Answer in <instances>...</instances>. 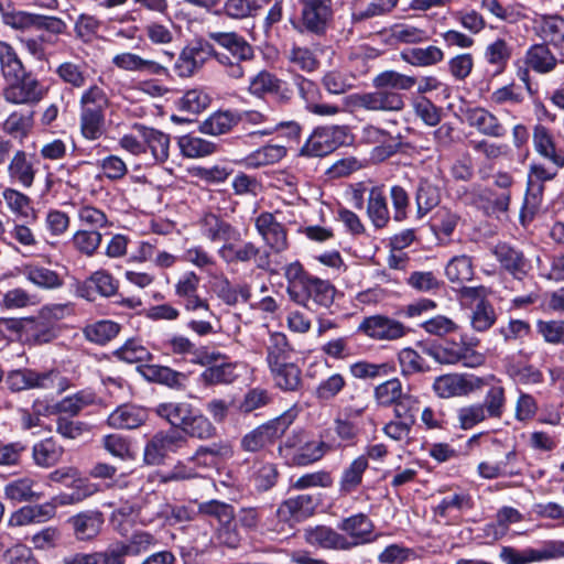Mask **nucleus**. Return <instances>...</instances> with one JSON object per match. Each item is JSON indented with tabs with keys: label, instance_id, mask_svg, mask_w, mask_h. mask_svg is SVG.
<instances>
[{
	"label": "nucleus",
	"instance_id": "f257e3e1",
	"mask_svg": "<svg viewBox=\"0 0 564 564\" xmlns=\"http://www.w3.org/2000/svg\"><path fill=\"white\" fill-rule=\"evenodd\" d=\"M417 83L416 77L387 69L372 78L375 90L355 94L352 105L373 112H400L405 107L401 91L412 89Z\"/></svg>",
	"mask_w": 564,
	"mask_h": 564
},
{
	"label": "nucleus",
	"instance_id": "f03ea898",
	"mask_svg": "<svg viewBox=\"0 0 564 564\" xmlns=\"http://www.w3.org/2000/svg\"><path fill=\"white\" fill-rule=\"evenodd\" d=\"M207 37L223 50L214 46L213 58L224 68V73L232 79L243 78V63L254 58L251 44L237 32L208 31Z\"/></svg>",
	"mask_w": 564,
	"mask_h": 564
},
{
	"label": "nucleus",
	"instance_id": "7ed1b4c3",
	"mask_svg": "<svg viewBox=\"0 0 564 564\" xmlns=\"http://www.w3.org/2000/svg\"><path fill=\"white\" fill-rule=\"evenodd\" d=\"M110 99L98 85L85 89L79 98V126L83 137L87 140H97L104 133L106 110Z\"/></svg>",
	"mask_w": 564,
	"mask_h": 564
},
{
	"label": "nucleus",
	"instance_id": "20e7f679",
	"mask_svg": "<svg viewBox=\"0 0 564 564\" xmlns=\"http://www.w3.org/2000/svg\"><path fill=\"white\" fill-rule=\"evenodd\" d=\"M422 354L433 358L441 365L462 364L475 368L481 366L485 357L464 343L444 341L441 344H420Z\"/></svg>",
	"mask_w": 564,
	"mask_h": 564
},
{
	"label": "nucleus",
	"instance_id": "39448f33",
	"mask_svg": "<svg viewBox=\"0 0 564 564\" xmlns=\"http://www.w3.org/2000/svg\"><path fill=\"white\" fill-rule=\"evenodd\" d=\"M218 256L227 264L248 263L253 261L256 268L259 270L271 273L276 272L274 269H272L270 251L262 250L251 241H245L240 245H235L230 241L224 243L218 249Z\"/></svg>",
	"mask_w": 564,
	"mask_h": 564
},
{
	"label": "nucleus",
	"instance_id": "423d86ee",
	"mask_svg": "<svg viewBox=\"0 0 564 564\" xmlns=\"http://www.w3.org/2000/svg\"><path fill=\"white\" fill-rule=\"evenodd\" d=\"M46 93L44 85L32 73H28L7 82L2 96L4 101L14 106H34L45 97Z\"/></svg>",
	"mask_w": 564,
	"mask_h": 564
},
{
	"label": "nucleus",
	"instance_id": "0eeeda50",
	"mask_svg": "<svg viewBox=\"0 0 564 564\" xmlns=\"http://www.w3.org/2000/svg\"><path fill=\"white\" fill-rule=\"evenodd\" d=\"M373 394L378 404L382 406L394 405V413L399 419L417 410L419 400L403 391L402 383L398 378L389 379L377 386Z\"/></svg>",
	"mask_w": 564,
	"mask_h": 564
},
{
	"label": "nucleus",
	"instance_id": "6e6552de",
	"mask_svg": "<svg viewBox=\"0 0 564 564\" xmlns=\"http://www.w3.org/2000/svg\"><path fill=\"white\" fill-rule=\"evenodd\" d=\"M301 6V18L299 26L301 32H308L315 35L326 33L334 11L332 0H297Z\"/></svg>",
	"mask_w": 564,
	"mask_h": 564
},
{
	"label": "nucleus",
	"instance_id": "1a4fd4ad",
	"mask_svg": "<svg viewBox=\"0 0 564 564\" xmlns=\"http://www.w3.org/2000/svg\"><path fill=\"white\" fill-rule=\"evenodd\" d=\"M346 140V127H319L312 132L300 153L304 156H325L344 144Z\"/></svg>",
	"mask_w": 564,
	"mask_h": 564
},
{
	"label": "nucleus",
	"instance_id": "9d476101",
	"mask_svg": "<svg viewBox=\"0 0 564 564\" xmlns=\"http://www.w3.org/2000/svg\"><path fill=\"white\" fill-rule=\"evenodd\" d=\"M187 444V438L175 430L160 431L147 443L143 453L145 464L161 465L170 453H177Z\"/></svg>",
	"mask_w": 564,
	"mask_h": 564
},
{
	"label": "nucleus",
	"instance_id": "9b49d317",
	"mask_svg": "<svg viewBox=\"0 0 564 564\" xmlns=\"http://www.w3.org/2000/svg\"><path fill=\"white\" fill-rule=\"evenodd\" d=\"M336 289L327 280L312 276L292 301L311 311L329 308L335 300Z\"/></svg>",
	"mask_w": 564,
	"mask_h": 564
},
{
	"label": "nucleus",
	"instance_id": "f8f14e48",
	"mask_svg": "<svg viewBox=\"0 0 564 564\" xmlns=\"http://www.w3.org/2000/svg\"><path fill=\"white\" fill-rule=\"evenodd\" d=\"M290 424L288 416H280L261 424L241 438V448L251 453L259 452L282 437Z\"/></svg>",
	"mask_w": 564,
	"mask_h": 564
},
{
	"label": "nucleus",
	"instance_id": "ddd939ff",
	"mask_svg": "<svg viewBox=\"0 0 564 564\" xmlns=\"http://www.w3.org/2000/svg\"><path fill=\"white\" fill-rule=\"evenodd\" d=\"M213 53L214 44L207 41L198 40L186 45L174 64L175 74L182 78L192 77L213 57Z\"/></svg>",
	"mask_w": 564,
	"mask_h": 564
},
{
	"label": "nucleus",
	"instance_id": "4468645a",
	"mask_svg": "<svg viewBox=\"0 0 564 564\" xmlns=\"http://www.w3.org/2000/svg\"><path fill=\"white\" fill-rule=\"evenodd\" d=\"M358 332L373 340L392 341L404 337L406 327L400 321L378 314L365 317Z\"/></svg>",
	"mask_w": 564,
	"mask_h": 564
},
{
	"label": "nucleus",
	"instance_id": "2eb2a0df",
	"mask_svg": "<svg viewBox=\"0 0 564 564\" xmlns=\"http://www.w3.org/2000/svg\"><path fill=\"white\" fill-rule=\"evenodd\" d=\"M254 227L259 236L267 246V250L279 254L289 248L288 230L283 224L276 220L275 216L269 212L261 213L254 219Z\"/></svg>",
	"mask_w": 564,
	"mask_h": 564
},
{
	"label": "nucleus",
	"instance_id": "dca6fc26",
	"mask_svg": "<svg viewBox=\"0 0 564 564\" xmlns=\"http://www.w3.org/2000/svg\"><path fill=\"white\" fill-rule=\"evenodd\" d=\"M484 384L482 379L459 373H447L437 377L433 382V390L437 397L449 399L467 395Z\"/></svg>",
	"mask_w": 564,
	"mask_h": 564
},
{
	"label": "nucleus",
	"instance_id": "f3484780",
	"mask_svg": "<svg viewBox=\"0 0 564 564\" xmlns=\"http://www.w3.org/2000/svg\"><path fill=\"white\" fill-rule=\"evenodd\" d=\"M207 355H216L215 360L203 365L205 370L200 373L199 379L204 386H219L232 383L238 375L236 372L237 364L219 351H208Z\"/></svg>",
	"mask_w": 564,
	"mask_h": 564
},
{
	"label": "nucleus",
	"instance_id": "a211bd4d",
	"mask_svg": "<svg viewBox=\"0 0 564 564\" xmlns=\"http://www.w3.org/2000/svg\"><path fill=\"white\" fill-rule=\"evenodd\" d=\"M337 528L346 534L349 550L375 540V524L365 513H356L341 519Z\"/></svg>",
	"mask_w": 564,
	"mask_h": 564
},
{
	"label": "nucleus",
	"instance_id": "6ab92c4d",
	"mask_svg": "<svg viewBox=\"0 0 564 564\" xmlns=\"http://www.w3.org/2000/svg\"><path fill=\"white\" fill-rule=\"evenodd\" d=\"M492 252L501 268L517 280H522L531 270V262L524 253L508 243H498Z\"/></svg>",
	"mask_w": 564,
	"mask_h": 564
},
{
	"label": "nucleus",
	"instance_id": "aec40b11",
	"mask_svg": "<svg viewBox=\"0 0 564 564\" xmlns=\"http://www.w3.org/2000/svg\"><path fill=\"white\" fill-rule=\"evenodd\" d=\"M105 519L98 510L79 512L67 520L77 541L87 542L96 539L101 532Z\"/></svg>",
	"mask_w": 564,
	"mask_h": 564
},
{
	"label": "nucleus",
	"instance_id": "412c9836",
	"mask_svg": "<svg viewBox=\"0 0 564 564\" xmlns=\"http://www.w3.org/2000/svg\"><path fill=\"white\" fill-rule=\"evenodd\" d=\"M317 507V499L308 494L299 495L284 500L276 509L281 522L294 520L300 522L311 517Z\"/></svg>",
	"mask_w": 564,
	"mask_h": 564
},
{
	"label": "nucleus",
	"instance_id": "4be33fe9",
	"mask_svg": "<svg viewBox=\"0 0 564 564\" xmlns=\"http://www.w3.org/2000/svg\"><path fill=\"white\" fill-rule=\"evenodd\" d=\"M7 173L12 184L20 185L23 188H31L37 170L31 155L23 150H18L8 163Z\"/></svg>",
	"mask_w": 564,
	"mask_h": 564
},
{
	"label": "nucleus",
	"instance_id": "5701e85b",
	"mask_svg": "<svg viewBox=\"0 0 564 564\" xmlns=\"http://www.w3.org/2000/svg\"><path fill=\"white\" fill-rule=\"evenodd\" d=\"M54 375L41 373L33 369H19L10 371L4 383L12 392H20L29 389H48Z\"/></svg>",
	"mask_w": 564,
	"mask_h": 564
},
{
	"label": "nucleus",
	"instance_id": "b1692460",
	"mask_svg": "<svg viewBox=\"0 0 564 564\" xmlns=\"http://www.w3.org/2000/svg\"><path fill=\"white\" fill-rule=\"evenodd\" d=\"M304 539L310 545L321 549L349 551L347 538L330 527H310L304 531Z\"/></svg>",
	"mask_w": 564,
	"mask_h": 564
},
{
	"label": "nucleus",
	"instance_id": "393cba45",
	"mask_svg": "<svg viewBox=\"0 0 564 564\" xmlns=\"http://www.w3.org/2000/svg\"><path fill=\"white\" fill-rule=\"evenodd\" d=\"M200 279L193 272H185L175 283V294L183 300L184 306L187 311L205 310L208 311L209 306L206 300L198 295V286Z\"/></svg>",
	"mask_w": 564,
	"mask_h": 564
},
{
	"label": "nucleus",
	"instance_id": "a878e982",
	"mask_svg": "<svg viewBox=\"0 0 564 564\" xmlns=\"http://www.w3.org/2000/svg\"><path fill=\"white\" fill-rule=\"evenodd\" d=\"M91 495L87 488L73 491L72 494H61L50 502L30 506L35 523H43L53 519L56 514V506L74 505L83 501Z\"/></svg>",
	"mask_w": 564,
	"mask_h": 564
},
{
	"label": "nucleus",
	"instance_id": "bb28decb",
	"mask_svg": "<svg viewBox=\"0 0 564 564\" xmlns=\"http://www.w3.org/2000/svg\"><path fill=\"white\" fill-rule=\"evenodd\" d=\"M202 236L212 242L224 241L225 243L240 238L239 231L228 221L215 214H206L199 220Z\"/></svg>",
	"mask_w": 564,
	"mask_h": 564
},
{
	"label": "nucleus",
	"instance_id": "cd10ccee",
	"mask_svg": "<svg viewBox=\"0 0 564 564\" xmlns=\"http://www.w3.org/2000/svg\"><path fill=\"white\" fill-rule=\"evenodd\" d=\"M165 348L173 355L189 356L191 361L197 365H206L215 360L216 355H207L206 347H197L184 335H173L165 341Z\"/></svg>",
	"mask_w": 564,
	"mask_h": 564
},
{
	"label": "nucleus",
	"instance_id": "c85d7f7f",
	"mask_svg": "<svg viewBox=\"0 0 564 564\" xmlns=\"http://www.w3.org/2000/svg\"><path fill=\"white\" fill-rule=\"evenodd\" d=\"M231 454V448L224 442H215L209 445H200L195 453L188 457L187 462L192 463L197 469L216 468L219 462Z\"/></svg>",
	"mask_w": 564,
	"mask_h": 564
},
{
	"label": "nucleus",
	"instance_id": "c756f323",
	"mask_svg": "<svg viewBox=\"0 0 564 564\" xmlns=\"http://www.w3.org/2000/svg\"><path fill=\"white\" fill-rule=\"evenodd\" d=\"M466 120L470 127L476 128L484 135L502 138L506 134V128L498 117L485 108L469 109Z\"/></svg>",
	"mask_w": 564,
	"mask_h": 564
},
{
	"label": "nucleus",
	"instance_id": "7c9ffc66",
	"mask_svg": "<svg viewBox=\"0 0 564 564\" xmlns=\"http://www.w3.org/2000/svg\"><path fill=\"white\" fill-rule=\"evenodd\" d=\"M199 410L188 402H166L160 403L155 408L158 416L166 420L171 425L178 427L181 431L188 425L192 417Z\"/></svg>",
	"mask_w": 564,
	"mask_h": 564
},
{
	"label": "nucleus",
	"instance_id": "2f4dec72",
	"mask_svg": "<svg viewBox=\"0 0 564 564\" xmlns=\"http://www.w3.org/2000/svg\"><path fill=\"white\" fill-rule=\"evenodd\" d=\"M112 64L127 72H140L149 75H165L167 68L160 63L145 59L134 53L124 52L112 57Z\"/></svg>",
	"mask_w": 564,
	"mask_h": 564
},
{
	"label": "nucleus",
	"instance_id": "473e14b6",
	"mask_svg": "<svg viewBox=\"0 0 564 564\" xmlns=\"http://www.w3.org/2000/svg\"><path fill=\"white\" fill-rule=\"evenodd\" d=\"M133 129L145 142V151L149 149L156 162H165L169 159L170 137L160 130L134 124Z\"/></svg>",
	"mask_w": 564,
	"mask_h": 564
},
{
	"label": "nucleus",
	"instance_id": "72a5a7b5",
	"mask_svg": "<svg viewBox=\"0 0 564 564\" xmlns=\"http://www.w3.org/2000/svg\"><path fill=\"white\" fill-rule=\"evenodd\" d=\"M367 216L378 229L384 228L390 221L387 196L381 186H372L368 191Z\"/></svg>",
	"mask_w": 564,
	"mask_h": 564
},
{
	"label": "nucleus",
	"instance_id": "f704fd0d",
	"mask_svg": "<svg viewBox=\"0 0 564 564\" xmlns=\"http://www.w3.org/2000/svg\"><path fill=\"white\" fill-rule=\"evenodd\" d=\"M147 417L144 409L123 404L109 414L107 423L112 429L133 430L141 426Z\"/></svg>",
	"mask_w": 564,
	"mask_h": 564
},
{
	"label": "nucleus",
	"instance_id": "c9c22d12",
	"mask_svg": "<svg viewBox=\"0 0 564 564\" xmlns=\"http://www.w3.org/2000/svg\"><path fill=\"white\" fill-rule=\"evenodd\" d=\"M538 33L547 44L553 45L564 56V18L542 15L536 20Z\"/></svg>",
	"mask_w": 564,
	"mask_h": 564
},
{
	"label": "nucleus",
	"instance_id": "e433bc0d",
	"mask_svg": "<svg viewBox=\"0 0 564 564\" xmlns=\"http://www.w3.org/2000/svg\"><path fill=\"white\" fill-rule=\"evenodd\" d=\"M500 557L506 564H529L533 562H542L550 560L547 541L543 542L539 547H528L517 550L511 546H503Z\"/></svg>",
	"mask_w": 564,
	"mask_h": 564
},
{
	"label": "nucleus",
	"instance_id": "4c0bfd02",
	"mask_svg": "<svg viewBox=\"0 0 564 564\" xmlns=\"http://www.w3.org/2000/svg\"><path fill=\"white\" fill-rule=\"evenodd\" d=\"M139 369L147 380L165 384L172 389H183L187 379L185 373L165 366L145 365Z\"/></svg>",
	"mask_w": 564,
	"mask_h": 564
},
{
	"label": "nucleus",
	"instance_id": "58836bf2",
	"mask_svg": "<svg viewBox=\"0 0 564 564\" xmlns=\"http://www.w3.org/2000/svg\"><path fill=\"white\" fill-rule=\"evenodd\" d=\"M96 394L90 390H80L72 395L63 398L51 406V414H67L69 416L78 415L85 408L94 404Z\"/></svg>",
	"mask_w": 564,
	"mask_h": 564
},
{
	"label": "nucleus",
	"instance_id": "ea45409f",
	"mask_svg": "<svg viewBox=\"0 0 564 564\" xmlns=\"http://www.w3.org/2000/svg\"><path fill=\"white\" fill-rule=\"evenodd\" d=\"M55 337L52 322L43 315L28 317L21 340L30 344H44Z\"/></svg>",
	"mask_w": 564,
	"mask_h": 564
},
{
	"label": "nucleus",
	"instance_id": "a19ab883",
	"mask_svg": "<svg viewBox=\"0 0 564 564\" xmlns=\"http://www.w3.org/2000/svg\"><path fill=\"white\" fill-rule=\"evenodd\" d=\"M36 481L31 477H21L6 484L4 496L13 502H32L40 500L43 495L34 489Z\"/></svg>",
	"mask_w": 564,
	"mask_h": 564
},
{
	"label": "nucleus",
	"instance_id": "79ce46f5",
	"mask_svg": "<svg viewBox=\"0 0 564 564\" xmlns=\"http://www.w3.org/2000/svg\"><path fill=\"white\" fill-rule=\"evenodd\" d=\"M64 448L53 437H47L33 445L34 464L42 468L55 466L62 459Z\"/></svg>",
	"mask_w": 564,
	"mask_h": 564
},
{
	"label": "nucleus",
	"instance_id": "37998d69",
	"mask_svg": "<svg viewBox=\"0 0 564 564\" xmlns=\"http://www.w3.org/2000/svg\"><path fill=\"white\" fill-rule=\"evenodd\" d=\"M271 0H226L220 10L214 11L216 15H226L234 20H243L254 17L263 4Z\"/></svg>",
	"mask_w": 564,
	"mask_h": 564
},
{
	"label": "nucleus",
	"instance_id": "c03bdc74",
	"mask_svg": "<svg viewBox=\"0 0 564 564\" xmlns=\"http://www.w3.org/2000/svg\"><path fill=\"white\" fill-rule=\"evenodd\" d=\"M441 202V189L429 178H420L415 191V203L419 218L425 216Z\"/></svg>",
	"mask_w": 564,
	"mask_h": 564
},
{
	"label": "nucleus",
	"instance_id": "a18cd8bd",
	"mask_svg": "<svg viewBox=\"0 0 564 564\" xmlns=\"http://www.w3.org/2000/svg\"><path fill=\"white\" fill-rule=\"evenodd\" d=\"M0 69L6 83L29 73L14 47L3 41H0Z\"/></svg>",
	"mask_w": 564,
	"mask_h": 564
},
{
	"label": "nucleus",
	"instance_id": "49530a36",
	"mask_svg": "<svg viewBox=\"0 0 564 564\" xmlns=\"http://www.w3.org/2000/svg\"><path fill=\"white\" fill-rule=\"evenodd\" d=\"M403 62L416 66L427 67L436 65L444 58L443 51L434 45L426 47H412L401 52L400 54Z\"/></svg>",
	"mask_w": 564,
	"mask_h": 564
},
{
	"label": "nucleus",
	"instance_id": "de8ad7c7",
	"mask_svg": "<svg viewBox=\"0 0 564 564\" xmlns=\"http://www.w3.org/2000/svg\"><path fill=\"white\" fill-rule=\"evenodd\" d=\"M368 466L366 456L362 455L355 458L341 473L339 492L341 495H349L355 491L361 485L364 474Z\"/></svg>",
	"mask_w": 564,
	"mask_h": 564
},
{
	"label": "nucleus",
	"instance_id": "09e8293b",
	"mask_svg": "<svg viewBox=\"0 0 564 564\" xmlns=\"http://www.w3.org/2000/svg\"><path fill=\"white\" fill-rule=\"evenodd\" d=\"M286 155V149L279 144H268L257 149L247 155L241 163L249 169H258L261 166L274 164Z\"/></svg>",
	"mask_w": 564,
	"mask_h": 564
},
{
	"label": "nucleus",
	"instance_id": "8fccbe9b",
	"mask_svg": "<svg viewBox=\"0 0 564 564\" xmlns=\"http://www.w3.org/2000/svg\"><path fill=\"white\" fill-rule=\"evenodd\" d=\"M22 273L28 281L42 289H57L63 284V279L55 271L42 265L24 264Z\"/></svg>",
	"mask_w": 564,
	"mask_h": 564
},
{
	"label": "nucleus",
	"instance_id": "3c124183",
	"mask_svg": "<svg viewBox=\"0 0 564 564\" xmlns=\"http://www.w3.org/2000/svg\"><path fill=\"white\" fill-rule=\"evenodd\" d=\"M121 326L110 319H101L88 324L83 332L87 340L97 345H106L118 336Z\"/></svg>",
	"mask_w": 564,
	"mask_h": 564
},
{
	"label": "nucleus",
	"instance_id": "603ef678",
	"mask_svg": "<svg viewBox=\"0 0 564 564\" xmlns=\"http://www.w3.org/2000/svg\"><path fill=\"white\" fill-rule=\"evenodd\" d=\"M275 384L284 391H296L302 383L301 370L293 362H284L270 368Z\"/></svg>",
	"mask_w": 564,
	"mask_h": 564
},
{
	"label": "nucleus",
	"instance_id": "864d4df0",
	"mask_svg": "<svg viewBox=\"0 0 564 564\" xmlns=\"http://www.w3.org/2000/svg\"><path fill=\"white\" fill-rule=\"evenodd\" d=\"M293 349L283 333H272L267 346V362L269 368L288 362Z\"/></svg>",
	"mask_w": 564,
	"mask_h": 564
},
{
	"label": "nucleus",
	"instance_id": "5fc2aeb1",
	"mask_svg": "<svg viewBox=\"0 0 564 564\" xmlns=\"http://www.w3.org/2000/svg\"><path fill=\"white\" fill-rule=\"evenodd\" d=\"M236 124L235 111H216L205 119L199 130L210 135H219L229 132Z\"/></svg>",
	"mask_w": 564,
	"mask_h": 564
},
{
	"label": "nucleus",
	"instance_id": "6e6d98bb",
	"mask_svg": "<svg viewBox=\"0 0 564 564\" xmlns=\"http://www.w3.org/2000/svg\"><path fill=\"white\" fill-rule=\"evenodd\" d=\"M332 446L323 441H311L301 445L292 457V464L296 466H307L319 460Z\"/></svg>",
	"mask_w": 564,
	"mask_h": 564
},
{
	"label": "nucleus",
	"instance_id": "4d7b16f0",
	"mask_svg": "<svg viewBox=\"0 0 564 564\" xmlns=\"http://www.w3.org/2000/svg\"><path fill=\"white\" fill-rule=\"evenodd\" d=\"M511 54L512 50L507 41L497 39L486 46L484 56L486 62L495 67L496 74H500L505 70Z\"/></svg>",
	"mask_w": 564,
	"mask_h": 564
},
{
	"label": "nucleus",
	"instance_id": "13d9d810",
	"mask_svg": "<svg viewBox=\"0 0 564 564\" xmlns=\"http://www.w3.org/2000/svg\"><path fill=\"white\" fill-rule=\"evenodd\" d=\"M525 63L538 73H549L556 66V58L544 44H536L529 48Z\"/></svg>",
	"mask_w": 564,
	"mask_h": 564
},
{
	"label": "nucleus",
	"instance_id": "bf43d9fd",
	"mask_svg": "<svg viewBox=\"0 0 564 564\" xmlns=\"http://www.w3.org/2000/svg\"><path fill=\"white\" fill-rule=\"evenodd\" d=\"M445 274L453 283L470 281L474 276L471 258L465 254L452 258L445 268Z\"/></svg>",
	"mask_w": 564,
	"mask_h": 564
},
{
	"label": "nucleus",
	"instance_id": "052dcab7",
	"mask_svg": "<svg viewBox=\"0 0 564 564\" xmlns=\"http://www.w3.org/2000/svg\"><path fill=\"white\" fill-rule=\"evenodd\" d=\"M182 153L187 158H202L216 151V144L203 138L187 134L178 140Z\"/></svg>",
	"mask_w": 564,
	"mask_h": 564
},
{
	"label": "nucleus",
	"instance_id": "680f3d73",
	"mask_svg": "<svg viewBox=\"0 0 564 564\" xmlns=\"http://www.w3.org/2000/svg\"><path fill=\"white\" fill-rule=\"evenodd\" d=\"M32 113L13 111L3 121L2 130L12 138L23 139L29 134L32 128Z\"/></svg>",
	"mask_w": 564,
	"mask_h": 564
},
{
	"label": "nucleus",
	"instance_id": "e2e57ef3",
	"mask_svg": "<svg viewBox=\"0 0 564 564\" xmlns=\"http://www.w3.org/2000/svg\"><path fill=\"white\" fill-rule=\"evenodd\" d=\"M198 514L214 518L220 525H228L235 518L234 507L219 500H209L198 505Z\"/></svg>",
	"mask_w": 564,
	"mask_h": 564
},
{
	"label": "nucleus",
	"instance_id": "0e129e2a",
	"mask_svg": "<svg viewBox=\"0 0 564 564\" xmlns=\"http://www.w3.org/2000/svg\"><path fill=\"white\" fill-rule=\"evenodd\" d=\"M398 360L403 376L423 373L431 370L430 365L421 354L412 348H403L398 354Z\"/></svg>",
	"mask_w": 564,
	"mask_h": 564
},
{
	"label": "nucleus",
	"instance_id": "69168bd1",
	"mask_svg": "<svg viewBox=\"0 0 564 564\" xmlns=\"http://www.w3.org/2000/svg\"><path fill=\"white\" fill-rule=\"evenodd\" d=\"M182 432L185 436L207 441L216 435V427L199 410Z\"/></svg>",
	"mask_w": 564,
	"mask_h": 564
},
{
	"label": "nucleus",
	"instance_id": "338daca9",
	"mask_svg": "<svg viewBox=\"0 0 564 564\" xmlns=\"http://www.w3.org/2000/svg\"><path fill=\"white\" fill-rule=\"evenodd\" d=\"M55 73L63 83L73 88H83L87 80L84 64L63 62L57 66Z\"/></svg>",
	"mask_w": 564,
	"mask_h": 564
},
{
	"label": "nucleus",
	"instance_id": "774afa93",
	"mask_svg": "<svg viewBox=\"0 0 564 564\" xmlns=\"http://www.w3.org/2000/svg\"><path fill=\"white\" fill-rule=\"evenodd\" d=\"M102 447L112 457L122 462L133 459L134 455L130 441L120 434H109L101 440Z\"/></svg>",
	"mask_w": 564,
	"mask_h": 564
}]
</instances>
